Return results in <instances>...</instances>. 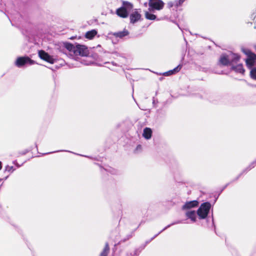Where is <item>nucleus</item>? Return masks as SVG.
Returning a JSON list of instances; mask_svg holds the SVG:
<instances>
[{"label":"nucleus","mask_w":256,"mask_h":256,"mask_svg":"<svg viewBox=\"0 0 256 256\" xmlns=\"http://www.w3.org/2000/svg\"><path fill=\"white\" fill-rule=\"evenodd\" d=\"M65 48L72 54L75 56H86L88 54L87 48L84 45L77 44L76 46L66 43L64 44Z\"/></svg>","instance_id":"obj_1"},{"label":"nucleus","mask_w":256,"mask_h":256,"mask_svg":"<svg viewBox=\"0 0 256 256\" xmlns=\"http://www.w3.org/2000/svg\"><path fill=\"white\" fill-rule=\"evenodd\" d=\"M240 59L238 54L229 52L228 54H222L220 58V63L223 66L233 64L236 63Z\"/></svg>","instance_id":"obj_2"},{"label":"nucleus","mask_w":256,"mask_h":256,"mask_svg":"<svg viewBox=\"0 0 256 256\" xmlns=\"http://www.w3.org/2000/svg\"><path fill=\"white\" fill-rule=\"evenodd\" d=\"M242 51L246 56L247 58L246 60V62L247 67L252 70L253 69L256 68V54L252 52L250 50L242 48Z\"/></svg>","instance_id":"obj_3"},{"label":"nucleus","mask_w":256,"mask_h":256,"mask_svg":"<svg viewBox=\"0 0 256 256\" xmlns=\"http://www.w3.org/2000/svg\"><path fill=\"white\" fill-rule=\"evenodd\" d=\"M210 208V204L209 202H204L201 204L197 211L200 219H204L207 216Z\"/></svg>","instance_id":"obj_4"},{"label":"nucleus","mask_w":256,"mask_h":256,"mask_svg":"<svg viewBox=\"0 0 256 256\" xmlns=\"http://www.w3.org/2000/svg\"><path fill=\"white\" fill-rule=\"evenodd\" d=\"M164 4L162 0H149L148 6L150 11L160 10L164 7Z\"/></svg>","instance_id":"obj_5"},{"label":"nucleus","mask_w":256,"mask_h":256,"mask_svg":"<svg viewBox=\"0 0 256 256\" xmlns=\"http://www.w3.org/2000/svg\"><path fill=\"white\" fill-rule=\"evenodd\" d=\"M26 64H34V62L28 57H20L16 62V64L18 67L22 66Z\"/></svg>","instance_id":"obj_6"},{"label":"nucleus","mask_w":256,"mask_h":256,"mask_svg":"<svg viewBox=\"0 0 256 256\" xmlns=\"http://www.w3.org/2000/svg\"><path fill=\"white\" fill-rule=\"evenodd\" d=\"M199 202L197 200H192L186 202L182 206V210L185 212L188 210H192L193 208H196L198 206Z\"/></svg>","instance_id":"obj_7"},{"label":"nucleus","mask_w":256,"mask_h":256,"mask_svg":"<svg viewBox=\"0 0 256 256\" xmlns=\"http://www.w3.org/2000/svg\"><path fill=\"white\" fill-rule=\"evenodd\" d=\"M38 55L40 58L50 64H53L54 62V59L51 56H50L48 53L46 52L43 50H40L38 52Z\"/></svg>","instance_id":"obj_8"},{"label":"nucleus","mask_w":256,"mask_h":256,"mask_svg":"<svg viewBox=\"0 0 256 256\" xmlns=\"http://www.w3.org/2000/svg\"><path fill=\"white\" fill-rule=\"evenodd\" d=\"M185 214L186 216L190 219L192 222H195L196 221V214L194 210L186 211L185 212Z\"/></svg>","instance_id":"obj_9"},{"label":"nucleus","mask_w":256,"mask_h":256,"mask_svg":"<svg viewBox=\"0 0 256 256\" xmlns=\"http://www.w3.org/2000/svg\"><path fill=\"white\" fill-rule=\"evenodd\" d=\"M117 14L122 18H126L128 16V12L124 8H120L116 10Z\"/></svg>","instance_id":"obj_10"},{"label":"nucleus","mask_w":256,"mask_h":256,"mask_svg":"<svg viewBox=\"0 0 256 256\" xmlns=\"http://www.w3.org/2000/svg\"><path fill=\"white\" fill-rule=\"evenodd\" d=\"M182 66L180 65H178V66L172 70H170L168 72H165L163 74V75L164 76H170L172 74H174L178 72L181 69Z\"/></svg>","instance_id":"obj_11"},{"label":"nucleus","mask_w":256,"mask_h":256,"mask_svg":"<svg viewBox=\"0 0 256 256\" xmlns=\"http://www.w3.org/2000/svg\"><path fill=\"white\" fill-rule=\"evenodd\" d=\"M140 15L137 11H135L132 12L130 16V22L134 23L140 20Z\"/></svg>","instance_id":"obj_12"},{"label":"nucleus","mask_w":256,"mask_h":256,"mask_svg":"<svg viewBox=\"0 0 256 256\" xmlns=\"http://www.w3.org/2000/svg\"><path fill=\"white\" fill-rule=\"evenodd\" d=\"M97 34V31L95 30H92L88 31L86 32L85 34V36L86 38L91 40Z\"/></svg>","instance_id":"obj_13"},{"label":"nucleus","mask_w":256,"mask_h":256,"mask_svg":"<svg viewBox=\"0 0 256 256\" xmlns=\"http://www.w3.org/2000/svg\"><path fill=\"white\" fill-rule=\"evenodd\" d=\"M232 69L235 70L237 72H239L240 74H244V70L243 68V66L242 64H238L236 66H232Z\"/></svg>","instance_id":"obj_14"},{"label":"nucleus","mask_w":256,"mask_h":256,"mask_svg":"<svg viewBox=\"0 0 256 256\" xmlns=\"http://www.w3.org/2000/svg\"><path fill=\"white\" fill-rule=\"evenodd\" d=\"M128 32L126 30H124L122 32H118L114 33V34L116 37L123 38L125 36H126L128 34Z\"/></svg>","instance_id":"obj_15"},{"label":"nucleus","mask_w":256,"mask_h":256,"mask_svg":"<svg viewBox=\"0 0 256 256\" xmlns=\"http://www.w3.org/2000/svg\"><path fill=\"white\" fill-rule=\"evenodd\" d=\"M145 18L150 20H155L156 18V15L151 14L149 12H145Z\"/></svg>","instance_id":"obj_16"},{"label":"nucleus","mask_w":256,"mask_h":256,"mask_svg":"<svg viewBox=\"0 0 256 256\" xmlns=\"http://www.w3.org/2000/svg\"><path fill=\"white\" fill-rule=\"evenodd\" d=\"M152 131L150 128H145V139H150L152 137Z\"/></svg>","instance_id":"obj_17"},{"label":"nucleus","mask_w":256,"mask_h":256,"mask_svg":"<svg viewBox=\"0 0 256 256\" xmlns=\"http://www.w3.org/2000/svg\"><path fill=\"white\" fill-rule=\"evenodd\" d=\"M122 8H124L126 10L127 12H128L132 8V5L130 2H123Z\"/></svg>","instance_id":"obj_18"},{"label":"nucleus","mask_w":256,"mask_h":256,"mask_svg":"<svg viewBox=\"0 0 256 256\" xmlns=\"http://www.w3.org/2000/svg\"><path fill=\"white\" fill-rule=\"evenodd\" d=\"M108 251H109L108 245V244H106L104 250L100 254V256H107Z\"/></svg>","instance_id":"obj_19"},{"label":"nucleus","mask_w":256,"mask_h":256,"mask_svg":"<svg viewBox=\"0 0 256 256\" xmlns=\"http://www.w3.org/2000/svg\"><path fill=\"white\" fill-rule=\"evenodd\" d=\"M250 74L252 78L256 80V68L253 69L252 70H250Z\"/></svg>","instance_id":"obj_20"},{"label":"nucleus","mask_w":256,"mask_h":256,"mask_svg":"<svg viewBox=\"0 0 256 256\" xmlns=\"http://www.w3.org/2000/svg\"><path fill=\"white\" fill-rule=\"evenodd\" d=\"M186 0H178V1H176V6L177 7L182 5V4Z\"/></svg>","instance_id":"obj_21"},{"label":"nucleus","mask_w":256,"mask_h":256,"mask_svg":"<svg viewBox=\"0 0 256 256\" xmlns=\"http://www.w3.org/2000/svg\"><path fill=\"white\" fill-rule=\"evenodd\" d=\"M174 5L176 6V1L174 3H173L172 2H170L168 3V6L169 8L172 7Z\"/></svg>","instance_id":"obj_22"},{"label":"nucleus","mask_w":256,"mask_h":256,"mask_svg":"<svg viewBox=\"0 0 256 256\" xmlns=\"http://www.w3.org/2000/svg\"><path fill=\"white\" fill-rule=\"evenodd\" d=\"M139 150H140L142 151V146H138L136 150H135V152H138Z\"/></svg>","instance_id":"obj_23"},{"label":"nucleus","mask_w":256,"mask_h":256,"mask_svg":"<svg viewBox=\"0 0 256 256\" xmlns=\"http://www.w3.org/2000/svg\"><path fill=\"white\" fill-rule=\"evenodd\" d=\"M180 221H178L176 222H173L172 223V224H170V225H168L163 230H166V228H168L170 227V226H172V225H174V224H179L180 223Z\"/></svg>","instance_id":"obj_24"},{"label":"nucleus","mask_w":256,"mask_h":256,"mask_svg":"<svg viewBox=\"0 0 256 256\" xmlns=\"http://www.w3.org/2000/svg\"><path fill=\"white\" fill-rule=\"evenodd\" d=\"M2 162H0V170L2 169Z\"/></svg>","instance_id":"obj_25"},{"label":"nucleus","mask_w":256,"mask_h":256,"mask_svg":"<svg viewBox=\"0 0 256 256\" xmlns=\"http://www.w3.org/2000/svg\"><path fill=\"white\" fill-rule=\"evenodd\" d=\"M1 180H2L0 178V182L1 181Z\"/></svg>","instance_id":"obj_26"}]
</instances>
